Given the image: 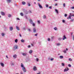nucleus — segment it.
I'll return each instance as SVG.
<instances>
[{"label": "nucleus", "mask_w": 74, "mask_h": 74, "mask_svg": "<svg viewBox=\"0 0 74 74\" xmlns=\"http://www.w3.org/2000/svg\"><path fill=\"white\" fill-rule=\"evenodd\" d=\"M21 67L22 70L23 72H24V73H26V68L25 67L23 64L22 63L21 64Z\"/></svg>", "instance_id": "1"}, {"label": "nucleus", "mask_w": 74, "mask_h": 74, "mask_svg": "<svg viewBox=\"0 0 74 74\" xmlns=\"http://www.w3.org/2000/svg\"><path fill=\"white\" fill-rule=\"evenodd\" d=\"M18 49V46L17 45H15L14 46V51H15V49Z\"/></svg>", "instance_id": "2"}, {"label": "nucleus", "mask_w": 74, "mask_h": 74, "mask_svg": "<svg viewBox=\"0 0 74 74\" xmlns=\"http://www.w3.org/2000/svg\"><path fill=\"white\" fill-rule=\"evenodd\" d=\"M71 13H70V15L69 16V17H68L67 19H71Z\"/></svg>", "instance_id": "3"}, {"label": "nucleus", "mask_w": 74, "mask_h": 74, "mask_svg": "<svg viewBox=\"0 0 74 74\" xmlns=\"http://www.w3.org/2000/svg\"><path fill=\"white\" fill-rule=\"evenodd\" d=\"M33 70L34 71H37V67L36 66H34L33 68Z\"/></svg>", "instance_id": "4"}, {"label": "nucleus", "mask_w": 74, "mask_h": 74, "mask_svg": "<svg viewBox=\"0 0 74 74\" xmlns=\"http://www.w3.org/2000/svg\"><path fill=\"white\" fill-rule=\"evenodd\" d=\"M68 70H69V69L68 68H67L64 69V72H66V71H67Z\"/></svg>", "instance_id": "5"}, {"label": "nucleus", "mask_w": 74, "mask_h": 74, "mask_svg": "<svg viewBox=\"0 0 74 74\" xmlns=\"http://www.w3.org/2000/svg\"><path fill=\"white\" fill-rule=\"evenodd\" d=\"M38 5L39 8H42V6H41V5L40 4H39V3H38Z\"/></svg>", "instance_id": "6"}, {"label": "nucleus", "mask_w": 74, "mask_h": 74, "mask_svg": "<svg viewBox=\"0 0 74 74\" xmlns=\"http://www.w3.org/2000/svg\"><path fill=\"white\" fill-rule=\"evenodd\" d=\"M29 23H31V24H32L33 23V20H32V19H29Z\"/></svg>", "instance_id": "7"}, {"label": "nucleus", "mask_w": 74, "mask_h": 74, "mask_svg": "<svg viewBox=\"0 0 74 74\" xmlns=\"http://www.w3.org/2000/svg\"><path fill=\"white\" fill-rule=\"evenodd\" d=\"M33 32L34 33H36V29L35 28H33Z\"/></svg>", "instance_id": "8"}, {"label": "nucleus", "mask_w": 74, "mask_h": 74, "mask_svg": "<svg viewBox=\"0 0 74 74\" xmlns=\"http://www.w3.org/2000/svg\"><path fill=\"white\" fill-rule=\"evenodd\" d=\"M63 37V38H62L63 40H64L65 39H66L67 38H66L65 35H64Z\"/></svg>", "instance_id": "9"}, {"label": "nucleus", "mask_w": 74, "mask_h": 74, "mask_svg": "<svg viewBox=\"0 0 74 74\" xmlns=\"http://www.w3.org/2000/svg\"><path fill=\"white\" fill-rule=\"evenodd\" d=\"M9 29L10 31H12L13 30V27H9Z\"/></svg>", "instance_id": "10"}, {"label": "nucleus", "mask_w": 74, "mask_h": 74, "mask_svg": "<svg viewBox=\"0 0 74 74\" xmlns=\"http://www.w3.org/2000/svg\"><path fill=\"white\" fill-rule=\"evenodd\" d=\"M22 55L23 56H26L27 55V53H23Z\"/></svg>", "instance_id": "11"}, {"label": "nucleus", "mask_w": 74, "mask_h": 74, "mask_svg": "<svg viewBox=\"0 0 74 74\" xmlns=\"http://www.w3.org/2000/svg\"><path fill=\"white\" fill-rule=\"evenodd\" d=\"M17 56V55L16 54H14V55L13 56V57L14 59H15L16 58Z\"/></svg>", "instance_id": "12"}, {"label": "nucleus", "mask_w": 74, "mask_h": 74, "mask_svg": "<svg viewBox=\"0 0 74 74\" xmlns=\"http://www.w3.org/2000/svg\"><path fill=\"white\" fill-rule=\"evenodd\" d=\"M0 64H1V66H2V67H3L4 66V64L2 63H0Z\"/></svg>", "instance_id": "13"}, {"label": "nucleus", "mask_w": 74, "mask_h": 74, "mask_svg": "<svg viewBox=\"0 0 74 74\" xmlns=\"http://www.w3.org/2000/svg\"><path fill=\"white\" fill-rule=\"evenodd\" d=\"M16 29H17V30H19V27L17 26H16Z\"/></svg>", "instance_id": "14"}, {"label": "nucleus", "mask_w": 74, "mask_h": 74, "mask_svg": "<svg viewBox=\"0 0 74 74\" xmlns=\"http://www.w3.org/2000/svg\"><path fill=\"white\" fill-rule=\"evenodd\" d=\"M1 15H5V14L4 13V12H1Z\"/></svg>", "instance_id": "15"}, {"label": "nucleus", "mask_w": 74, "mask_h": 74, "mask_svg": "<svg viewBox=\"0 0 74 74\" xmlns=\"http://www.w3.org/2000/svg\"><path fill=\"white\" fill-rule=\"evenodd\" d=\"M21 42H25V40H24L23 39H22L21 40Z\"/></svg>", "instance_id": "16"}, {"label": "nucleus", "mask_w": 74, "mask_h": 74, "mask_svg": "<svg viewBox=\"0 0 74 74\" xmlns=\"http://www.w3.org/2000/svg\"><path fill=\"white\" fill-rule=\"evenodd\" d=\"M55 11L56 12V13H57V14H58V10L55 9Z\"/></svg>", "instance_id": "17"}, {"label": "nucleus", "mask_w": 74, "mask_h": 74, "mask_svg": "<svg viewBox=\"0 0 74 74\" xmlns=\"http://www.w3.org/2000/svg\"><path fill=\"white\" fill-rule=\"evenodd\" d=\"M22 4H23V5H25V4H26V3L25 2L23 1L22 2Z\"/></svg>", "instance_id": "18"}, {"label": "nucleus", "mask_w": 74, "mask_h": 74, "mask_svg": "<svg viewBox=\"0 0 74 74\" xmlns=\"http://www.w3.org/2000/svg\"><path fill=\"white\" fill-rule=\"evenodd\" d=\"M33 52V51L32 50H30L29 51V53H32Z\"/></svg>", "instance_id": "19"}, {"label": "nucleus", "mask_w": 74, "mask_h": 74, "mask_svg": "<svg viewBox=\"0 0 74 74\" xmlns=\"http://www.w3.org/2000/svg\"><path fill=\"white\" fill-rule=\"evenodd\" d=\"M54 29L56 31L58 30V28L56 27H54Z\"/></svg>", "instance_id": "20"}, {"label": "nucleus", "mask_w": 74, "mask_h": 74, "mask_svg": "<svg viewBox=\"0 0 74 74\" xmlns=\"http://www.w3.org/2000/svg\"><path fill=\"white\" fill-rule=\"evenodd\" d=\"M8 16L9 18H11V15L10 14H8Z\"/></svg>", "instance_id": "21"}, {"label": "nucleus", "mask_w": 74, "mask_h": 74, "mask_svg": "<svg viewBox=\"0 0 74 74\" xmlns=\"http://www.w3.org/2000/svg\"><path fill=\"white\" fill-rule=\"evenodd\" d=\"M60 59H63V56H60Z\"/></svg>", "instance_id": "22"}, {"label": "nucleus", "mask_w": 74, "mask_h": 74, "mask_svg": "<svg viewBox=\"0 0 74 74\" xmlns=\"http://www.w3.org/2000/svg\"><path fill=\"white\" fill-rule=\"evenodd\" d=\"M38 23L40 25V20H38L37 21Z\"/></svg>", "instance_id": "23"}, {"label": "nucleus", "mask_w": 74, "mask_h": 74, "mask_svg": "<svg viewBox=\"0 0 74 74\" xmlns=\"http://www.w3.org/2000/svg\"><path fill=\"white\" fill-rule=\"evenodd\" d=\"M15 42H16V43H17V42H18V39H16L15 40Z\"/></svg>", "instance_id": "24"}, {"label": "nucleus", "mask_w": 74, "mask_h": 74, "mask_svg": "<svg viewBox=\"0 0 74 74\" xmlns=\"http://www.w3.org/2000/svg\"><path fill=\"white\" fill-rule=\"evenodd\" d=\"M27 5L28 6H29V7H30V5H30V3H28Z\"/></svg>", "instance_id": "25"}, {"label": "nucleus", "mask_w": 74, "mask_h": 74, "mask_svg": "<svg viewBox=\"0 0 74 74\" xmlns=\"http://www.w3.org/2000/svg\"><path fill=\"white\" fill-rule=\"evenodd\" d=\"M20 14L21 16H23V13H21Z\"/></svg>", "instance_id": "26"}, {"label": "nucleus", "mask_w": 74, "mask_h": 74, "mask_svg": "<svg viewBox=\"0 0 74 74\" xmlns=\"http://www.w3.org/2000/svg\"><path fill=\"white\" fill-rule=\"evenodd\" d=\"M58 46H59V45H60V43H57L56 44Z\"/></svg>", "instance_id": "27"}, {"label": "nucleus", "mask_w": 74, "mask_h": 74, "mask_svg": "<svg viewBox=\"0 0 74 74\" xmlns=\"http://www.w3.org/2000/svg\"><path fill=\"white\" fill-rule=\"evenodd\" d=\"M61 40H62V38H58V40H59V41H61Z\"/></svg>", "instance_id": "28"}, {"label": "nucleus", "mask_w": 74, "mask_h": 74, "mask_svg": "<svg viewBox=\"0 0 74 74\" xmlns=\"http://www.w3.org/2000/svg\"><path fill=\"white\" fill-rule=\"evenodd\" d=\"M7 1L8 3H10V2H11V0H7Z\"/></svg>", "instance_id": "29"}, {"label": "nucleus", "mask_w": 74, "mask_h": 74, "mask_svg": "<svg viewBox=\"0 0 74 74\" xmlns=\"http://www.w3.org/2000/svg\"><path fill=\"white\" fill-rule=\"evenodd\" d=\"M32 24L33 26H35V24L34 23H33Z\"/></svg>", "instance_id": "30"}, {"label": "nucleus", "mask_w": 74, "mask_h": 74, "mask_svg": "<svg viewBox=\"0 0 74 74\" xmlns=\"http://www.w3.org/2000/svg\"><path fill=\"white\" fill-rule=\"evenodd\" d=\"M63 52L64 53H66V50H64L63 51Z\"/></svg>", "instance_id": "31"}, {"label": "nucleus", "mask_w": 74, "mask_h": 74, "mask_svg": "<svg viewBox=\"0 0 74 74\" xmlns=\"http://www.w3.org/2000/svg\"><path fill=\"white\" fill-rule=\"evenodd\" d=\"M62 66H65L64 64V63H62Z\"/></svg>", "instance_id": "32"}, {"label": "nucleus", "mask_w": 74, "mask_h": 74, "mask_svg": "<svg viewBox=\"0 0 74 74\" xmlns=\"http://www.w3.org/2000/svg\"><path fill=\"white\" fill-rule=\"evenodd\" d=\"M36 62H38V58H36Z\"/></svg>", "instance_id": "33"}, {"label": "nucleus", "mask_w": 74, "mask_h": 74, "mask_svg": "<svg viewBox=\"0 0 74 74\" xmlns=\"http://www.w3.org/2000/svg\"><path fill=\"white\" fill-rule=\"evenodd\" d=\"M1 35L2 36H4V33H2L1 34Z\"/></svg>", "instance_id": "34"}, {"label": "nucleus", "mask_w": 74, "mask_h": 74, "mask_svg": "<svg viewBox=\"0 0 74 74\" xmlns=\"http://www.w3.org/2000/svg\"><path fill=\"white\" fill-rule=\"evenodd\" d=\"M62 22L63 23H65V21L64 20H63L62 21Z\"/></svg>", "instance_id": "35"}, {"label": "nucleus", "mask_w": 74, "mask_h": 74, "mask_svg": "<svg viewBox=\"0 0 74 74\" xmlns=\"http://www.w3.org/2000/svg\"><path fill=\"white\" fill-rule=\"evenodd\" d=\"M44 19H46V16H44L43 17Z\"/></svg>", "instance_id": "36"}, {"label": "nucleus", "mask_w": 74, "mask_h": 74, "mask_svg": "<svg viewBox=\"0 0 74 74\" xmlns=\"http://www.w3.org/2000/svg\"><path fill=\"white\" fill-rule=\"evenodd\" d=\"M68 66H69V67H71V65H70V64H69L68 65Z\"/></svg>", "instance_id": "37"}, {"label": "nucleus", "mask_w": 74, "mask_h": 74, "mask_svg": "<svg viewBox=\"0 0 74 74\" xmlns=\"http://www.w3.org/2000/svg\"><path fill=\"white\" fill-rule=\"evenodd\" d=\"M71 16H74V14H73L71 13Z\"/></svg>", "instance_id": "38"}, {"label": "nucleus", "mask_w": 74, "mask_h": 74, "mask_svg": "<svg viewBox=\"0 0 74 74\" xmlns=\"http://www.w3.org/2000/svg\"><path fill=\"white\" fill-rule=\"evenodd\" d=\"M67 16V14H65L64 16L65 17H66V16Z\"/></svg>", "instance_id": "39"}, {"label": "nucleus", "mask_w": 74, "mask_h": 74, "mask_svg": "<svg viewBox=\"0 0 74 74\" xmlns=\"http://www.w3.org/2000/svg\"><path fill=\"white\" fill-rule=\"evenodd\" d=\"M69 61H72V59H71V58H69Z\"/></svg>", "instance_id": "40"}, {"label": "nucleus", "mask_w": 74, "mask_h": 74, "mask_svg": "<svg viewBox=\"0 0 74 74\" xmlns=\"http://www.w3.org/2000/svg\"><path fill=\"white\" fill-rule=\"evenodd\" d=\"M45 6L46 7H48V5L47 4H46Z\"/></svg>", "instance_id": "41"}, {"label": "nucleus", "mask_w": 74, "mask_h": 74, "mask_svg": "<svg viewBox=\"0 0 74 74\" xmlns=\"http://www.w3.org/2000/svg\"><path fill=\"white\" fill-rule=\"evenodd\" d=\"M64 7H66V4L65 3H64L63 4Z\"/></svg>", "instance_id": "42"}, {"label": "nucleus", "mask_w": 74, "mask_h": 74, "mask_svg": "<svg viewBox=\"0 0 74 74\" xmlns=\"http://www.w3.org/2000/svg\"><path fill=\"white\" fill-rule=\"evenodd\" d=\"M71 9L72 10L74 9V7H73L71 8Z\"/></svg>", "instance_id": "43"}, {"label": "nucleus", "mask_w": 74, "mask_h": 74, "mask_svg": "<svg viewBox=\"0 0 74 74\" xmlns=\"http://www.w3.org/2000/svg\"><path fill=\"white\" fill-rule=\"evenodd\" d=\"M73 21H74V19H72L70 21L71 22H73Z\"/></svg>", "instance_id": "44"}, {"label": "nucleus", "mask_w": 74, "mask_h": 74, "mask_svg": "<svg viewBox=\"0 0 74 74\" xmlns=\"http://www.w3.org/2000/svg\"><path fill=\"white\" fill-rule=\"evenodd\" d=\"M23 29L24 30H26V28L25 27L23 28Z\"/></svg>", "instance_id": "45"}, {"label": "nucleus", "mask_w": 74, "mask_h": 74, "mask_svg": "<svg viewBox=\"0 0 74 74\" xmlns=\"http://www.w3.org/2000/svg\"><path fill=\"white\" fill-rule=\"evenodd\" d=\"M29 13H32V11H31L30 10H29Z\"/></svg>", "instance_id": "46"}, {"label": "nucleus", "mask_w": 74, "mask_h": 74, "mask_svg": "<svg viewBox=\"0 0 74 74\" xmlns=\"http://www.w3.org/2000/svg\"><path fill=\"white\" fill-rule=\"evenodd\" d=\"M48 41H50V39L49 38H48Z\"/></svg>", "instance_id": "47"}, {"label": "nucleus", "mask_w": 74, "mask_h": 74, "mask_svg": "<svg viewBox=\"0 0 74 74\" xmlns=\"http://www.w3.org/2000/svg\"><path fill=\"white\" fill-rule=\"evenodd\" d=\"M53 60V58H51V60L52 61V60Z\"/></svg>", "instance_id": "48"}, {"label": "nucleus", "mask_w": 74, "mask_h": 74, "mask_svg": "<svg viewBox=\"0 0 74 74\" xmlns=\"http://www.w3.org/2000/svg\"><path fill=\"white\" fill-rule=\"evenodd\" d=\"M11 66H13V65H14V63H12L11 64Z\"/></svg>", "instance_id": "49"}, {"label": "nucleus", "mask_w": 74, "mask_h": 74, "mask_svg": "<svg viewBox=\"0 0 74 74\" xmlns=\"http://www.w3.org/2000/svg\"><path fill=\"white\" fill-rule=\"evenodd\" d=\"M19 36H20L21 37H22V35H21V34H19Z\"/></svg>", "instance_id": "50"}, {"label": "nucleus", "mask_w": 74, "mask_h": 74, "mask_svg": "<svg viewBox=\"0 0 74 74\" xmlns=\"http://www.w3.org/2000/svg\"><path fill=\"white\" fill-rule=\"evenodd\" d=\"M73 40L74 41V35L73 36Z\"/></svg>", "instance_id": "51"}, {"label": "nucleus", "mask_w": 74, "mask_h": 74, "mask_svg": "<svg viewBox=\"0 0 74 74\" xmlns=\"http://www.w3.org/2000/svg\"><path fill=\"white\" fill-rule=\"evenodd\" d=\"M49 8H50V9H52V7H51V6L49 7Z\"/></svg>", "instance_id": "52"}, {"label": "nucleus", "mask_w": 74, "mask_h": 74, "mask_svg": "<svg viewBox=\"0 0 74 74\" xmlns=\"http://www.w3.org/2000/svg\"><path fill=\"white\" fill-rule=\"evenodd\" d=\"M6 57L7 59H8V56H6Z\"/></svg>", "instance_id": "53"}, {"label": "nucleus", "mask_w": 74, "mask_h": 74, "mask_svg": "<svg viewBox=\"0 0 74 74\" xmlns=\"http://www.w3.org/2000/svg\"><path fill=\"white\" fill-rule=\"evenodd\" d=\"M20 74H23V72H22V71H21V72H20Z\"/></svg>", "instance_id": "54"}, {"label": "nucleus", "mask_w": 74, "mask_h": 74, "mask_svg": "<svg viewBox=\"0 0 74 74\" xmlns=\"http://www.w3.org/2000/svg\"><path fill=\"white\" fill-rule=\"evenodd\" d=\"M37 35H38V34H36L35 35V36H37Z\"/></svg>", "instance_id": "55"}, {"label": "nucleus", "mask_w": 74, "mask_h": 74, "mask_svg": "<svg viewBox=\"0 0 74 74\" xmlns=\"http://www.w3.org/2000/svg\"><path fill=\"white\" fill-rule=\"evenodd\" d=\"M28 47L30 48V45H28Z\"/></svg>", "instance_id": "56"}, {"label": "nucleus", "mask_w": 74, "mask_h": 74, "mask_svg": "<svg viewBox=\"0 0 74 74\" xmlns=\"http://www.w3.org/2000/svg\"><path fill=\"white\" fill-rule=\"evenodd\" d=\"M17 20H20V19H19V18H17V19H16Z\"/></svg>", "instance_id": "57"}, {"label": "nucleus", "mask_w": 74, "mask_h": 74, "mask_svg": "<svg viewBox=\"0 0 74 74\" xmlns=\"http://www.w3.org/2000/svg\"><path fill=\"white\" fill-rule=\"evenodd\" d=\"M28 31H29V32H30V31H31L30 29H28Z\"/></svg>", "instance_id": "58"}, {"label": "nucleus", "mask_w": 74, "mask_h": 74, "mask_svg": "<svg viewBox=\"0 0 74 74\" xmlns=\"http://www.w3.org/2000/svg\"><path fill=\"white\" fill-rule=\"evenodd\" d=\"M55 6H56V5H58V4L57 3H56L55 5Z\"/></svg>", "instance_id": "59"}, {"label": "nucleus", "mask_w": 74, "mask_h": 74, "mask_svg": "<svg viewBox=\"0 0 74 74\" xmlns=\"http://www.w3.org/2000/svg\"><path fill=\"white\" fill-rule=\"evenodd\" d=\"M71 36H73V32L71 33Z\"/></svg>", "instance_id": "60"}, {"label": "nucleus", "mask_w": 74, "mask_h": 74, "mask_svg": "<svg viewBox=\"0 0 74 74\" xmlns=\"http://www.w3.org/2000/svg\"><path fill=\"white\" fill-rule=\"evenodd\" d=\"M31 45L32 46H33L34 45H33V44H31Z\"/></svg>", "instance_id": "61"}, {"label": "nucleus", "mask_w": 74, "mask_h": 74, "mask_svg": "<svg viewBox=\"0 0 74 74\" xmlns=\"http://www.w3.org/2000/svg\"><path fill=\"white\" fill-rule=\"evenodd\" d=\"M66 51H68V49H67V48H66Z\"/></svg>", "instance_id": "62"}, {"label": "nucleus", "mask_w": 74, "mask_h": 74, "mask_svg": "<svg viewBox=\"0 0 74 74\" xmlns=\"http://www.w3.org/2000/svg\"><path fill=\"white\" fill-rule=\"evenodd\" d=\"M34 3L35 4H36V2H34Z\"/></svg>", "instance_id": "63"}, {"label": "nucleus", "mask_w": 74, "mask_h": 74, "mask_svg": "<svg viewBox=\"0 0 74 74\" xmlns=\"http://www.w3.org/2000/svg\"><path fill=\"white\" fill-rule=\"evenodd\" d=\"M37 74H40V73H37Z\"/></svg>", "instance_id": "64"}]
</instances>
